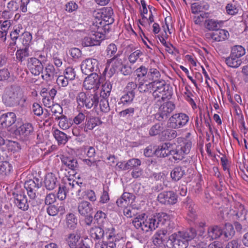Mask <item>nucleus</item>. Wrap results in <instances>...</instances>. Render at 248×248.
Wrapping results in <instances>:
<instances>
[{
  "mask_svg": "<svg viewBox=\"0 0 248 248\" xmlns=\"http://www.w3.org/2000/svg\"><path fill=\"white\" fill-rule=\"evenodd\" d=\"M103 78L96 73H93L88 75L83 82V87L86 90L95 91L98 89Z\"/></svg>",
  "mask_w": 248,
  "mask_h": 248,
  "instance_id": "8",
  "label": "nucleus"
},
{
  "mask_svg": "<svg viewBox=\"0 0 248 248\" xmlns=\"http://www.w3.org/2000/svg\"><path fill=\"white\" fill-rule=\"evenodd\" d=\"M16 121V116L14 112H9L3 114L0 117V125L2 127H10Z\"/></svg>",
  "mask_w": 248,
  "mask_h": 248,
  "instance_id": "17",
  "label": "nucleus"
},
{
  "mask_svg": "<svg viewBox=\"0 0 248 248\" xmlns=\"http://www.w3.org/2000/svg\"><path fill=\"white\" fill-rule=\"evenodd\" d=\"M117 47L114 44H109L107 47L106 50V56L108 58H116L118 57Z\"/></svg>",
  "mask_w": 248,
  "mask_h": 248,
  "instance_id": "46",
  "label": "nucleus"
},
{
  "mask_svg": "<svg viewBox=\"0 0 248 248\" xmlns=\"http://www.w3.org/2000/svg\"><path fill=\"white\" fill-rule=\"evenodd\" d=\"M184 174V170L180 167L175 168L170 173L171 177L175 181L179 180Z\"/></svg>",
  "mask_w": 248,
  "mask_h": 248,
  "instance_id": "48",
  "label": "nucleus"
},
{
  "mask_svg": "<svg viewBox=\"0 0 248 248\" xmlns=\"http://www.w3.org/2000/svg\"><path fill=\"white\" fill-rule=\"evenodd\" d=\"M209 8V4L205 2H202L200 3H194L192 4L191 7L192 13L194 14H200V16L208 14L206 11L208 10Z\"/></svg>",
  "mask_w": 248,
  "mask_h": 248,
  "instance_id": "22",
  "label": "nucleus"
},
{
  "mask_svg": "<svg viewBox=\"0 0 248 248\" xmlns=\"http://www.w3.org/2000/svg\"><path fill=\"white\" fill-rule=\"evenodd\" d=\"M162 130V127L160 124H157L153 125L149 130V134L151 136H155L158 135Z\"/></svg>",
  "mask_w": 248,
  "mask_h": 248,
  "instance_id": "64",
  "label": "nucleus"
},
{
  "mask_svg": "<svg viewBox=\"0 0 248 248\" xmlns=\"http://www.w3.org/2000/svg\"><path fill=\"white\" fill-rule=\"evenodd\" d=\"M135 74L138 78H145V76L147 75L148 70L144 66L142 65L136 70Z\"/></svg>",
  "mask_w": 248,
  "mask_h": 248,
  "instance_id": "60",
  "label": "nucleus"
},
{
  "mask_svg": "<svg viewBox=\"0 0 248 248\" xmlns=\"http://www.w3.org/2000/svg\"><path fill=\"white\" fill-rule=\"evenodd\" d=\"M160 77V73L157 69L150 68L145 78L151 81V82H155V81H160L161 80L159 79Z\"/></svg>",
  "mask_w": 248,
  "mask_h": 248,
  "instance_id": "32",
  "label": "nucleus"
},
{
  "mask_svg": "<svg viewBox=\"0 0 248 248\" xmlns=\"http://www.w3.org/2000/svg\"><path fill=\"white\" fill-rule=\"evenodd\" d=\"M102 85L100 92L101 97H108L110 93L112 85L110 81H106L104 83L102 82Z\"/></svg>",
  "mask_w": 248,
  "mask_h": 248,
  "instance_id": "37",
  "label": "nucleus"
},
{
  "mask_svg": "<svg viewBox=\"0 0 248 248\" xmlns=\"http://www.w3.org/2000/svg\"><path fill=\"white\" fill-rule=\"evenodd\" d=\"M93 16H112L113 10L111 7H104L94 9L91 12Z\"/></svg>",
  "mask_w": 248,
  "mask_h": 248,
  "instance_id": "31",
  "label": "nucleus"
},
{
  "mask_svg": "<svg viewBox=\"0 0 248 248\" xmlns=\"http://www.w3.org/2000/svg\"><path fill=\"white\" fill-rule=\"evenodd\" d=\"M211 38L215 41L221 42L228 39L230 36L229 32L224 29H217L210 33Z\"/></svg>",
  "mask_w": 248,
  "mask_h": 248,
  "instance_id": "21",
  "label": "nucleus"
},
{
  "mask_svg": "<svg viewBox=\"0 0 248 248\" xmlns=\"http://www.w3.org/2000/svg\"><path fill=\"white\" fill-rule=\"evenodd\" d=\"M225 62L228 66L234 68L238 67L242 63L240 59L233 56L232 54L226 59Z\"/></svg>",
  "mask_w": 248,
  "mask_h": 248,
  "instance_id": "33",
  "label": "nucleus"
},
{
  "mask_svg": "<svg viewBox=\"0 0 248 248\" xmlns=\"http://www.w3.org/2000/svg\"><path fill=\"white\" fill-rule=\"evenodd\" d=\"M40 187L39 183H36L33 180H29L24 184V187L27 190V194L31 199H33L36 197V192Z\"/></svg>",
  "mask_w": 248,
  "mask_h": 248,
  "instance_id": "20",
  "label": "nucleus"
},
{
  "mask_svg": "<svg viewBox=\"0 0 248 248\" xmlns=\"http://www.w3.org/2000/svg\"><path fill=\"white\" fill-rule=\"evenodd\" d=\"M102 98L100 101L99 106L100 109L101 111L107 113L110 110V108L108 105V97H102Z\"/></svg>",
  "mask_w": 248,
  "mask_h": 248,
  "instance_id": "53",
  "label": "nucleus"
},
{
  "mask_svg": "<svg viewBox=\"0 0 248 248\" xmlns=\"http://www.w3.org/2000/svg\"><path fill=\"white\" fill-rule=\"evenodd\" d=\"M188 121L189 117L185 113H176L170 118L169 124L171 128H179L186 125Z\"/></svg>",
  "mask_w": 248,
  "mask_h": 248,
  "instance_id": "9",
  "label": "nucleus"
},
{
  "mask_svg": "<svg viewBox=\"0 0 248 248\" xmlns=\"http://www.w3.org/2000/svg\"><path fill=\"white\" fill-rule=\"evenodd\" d=\"M53 134L59 144H64L68 141L67 135L58 129L54 130Z\"/></svg>",
  "mask_w": 248,
  "mask_h": 248,
  "instance_id": "34",
  "label": "nucleus"
},
{
  "mask_svg": "<svg viewBox=\"0 0 248 248\" xmlns=\"http://www.w3.org/2000/svg\"><path fill=\"white\" fill-rule=\"evenodd\" d=\"M5 144L6 145L8 150L11 152H18L21 149L19 143L16 141L7 140L5 141Z\"/></svg>",
  "mask_w": 248,
  "mask_h": 248,
  "instance_id": "49",
  "label": "nucleus"
},
{
  "mask_svg": "<svg viewBox=\"0 0 248 248\" xmlns=\"http://www.w3.org/2000/svg\"><path fill=\"white\" fill-rule=\"evenodd\" d=\"M152 95L157 101H164L169 99L171 95V92L169 90V86L163 80L154 82Z\"/></svg>",
  "mask_w": 248,
  "mask_h": 248,
  "instance_id": "6",
  "label": "nucleus"
},
{
  "mask_svg": "<svg viewBox=\"0 0 248 248\" xmlns=\"http://www.w3.org/2000/svg\"><path fill=\"white\" fill-rule=\"evenodd\" d=\"M63 76L69 80H73L76 76L74 69L72 67L67 68L64 72Z\"/></svg>",
  "mask_w": 248,
  "mask_h": 248,
  "instance_id": "59",
  "label": "nucleus"
},
{
  "mask_svg": "<svg viewBox=\"0 0 248 248\" xmlns=\"http://www.w3.org/2000/svg\"><path fill=\"white\" fill-rule=\"evenodd\" d=\"M231 54L240 59L245 55V49L241 46H235L232 48Z\"/></svg>",
  "mask_w": 248,
  "mask_h": 248,
  "instance_id": "47",
  "label": "nucleus"
},
{
  "mask_svg": "<svg viewBox=\"0 0 248 248\" xmlns=\"http://www.w3.org/2000/svg\"><path fill=\"white\" fill-rule=\"evenodd\" d=\"M158 201L165 204H173L177 201L176 195L172 191H164L158 194Z\"/></svg>",
  "mask_w": 248,
  "mask_h": 248,
  "instance_id": "15",
  "label": "nucleus"
},
{
  "mask_svg": "<svg viewBox=\"0 0 248 248\" xmlns=\"http://www.w3.org/2000/svg\"><path fill=\"white\" fill-rule=\"evenodd\" d=\"M163 135L164 136V140H170L175 138L177 136V133L174 130H167L163 132Z\"/></svg>",
  "mask_w": 248,
  "mask_h": 248,
  "instance_id": "61",
  "label": "nucleus"
},
{
  "mask_svg": "<svg viewBox=\"0 0 248 248\" xmlns=\"http://www.w3.org/2000/svg\"><path fill=\"white\" fill-rule=\"evenodd\" d=\"M226 10L227 14L232 16L237 14L239 10L235 5L230 3L227 5L226 6Z\"/></svg>",
  "mask_w": 248,
  "mask_h": 248,
  "instance_id": "63",
  "label": "nucleus"
},
{
  "mask_svg": "<svg viewBox=\"0 0 248 248\" xmlns=\"http://www.w3.org/2000/svg\"><path fill=\"white\" fill-rule=\"evenodd\" d=\"M98 62L95 59H86L81 64V69L85 75H90L98 68Z\"/></svg>",
  "mask_w": 248,
  "mask_h": 248,
  "instance_id": "14",
  "label": "nucleus"
},
{
  "mask_svg": "<svg viewBox=\"0 0 248 248\" xmlns=\"http://www.w3.org/2000/svg\"><path fill=\"white\" fill-rule=\"evenodd\" d=\"M27 65L31 72L35 76L39 75L43 71L41 62L36 58H29Z\"/></svg>",
  "mask_w": 248,
  "mask_h": 248,
  "instance_id": "16",
  "label": "nucleus"
},
{
  "mask_svg": "<svg viewBox=\"0 0 248 248\" xmlns=\"http://www.w3.org/2000/svg\"><path fill=\"white\" fill-rule=\"evenodd\" d=\"M2 100L6 106L13 107L24 103L26 101V97L19 87L12 85L5 88Z\"/></svg>",
  "mask_w": 248,
  "mask_h": 248,
  "instance_id": "2",
  "label": "nucleus"
},
{
  "mask_svg": "<svg viewBox=\"0 0 248 248\" xmlns=\"http://www.w3.org/2000/svg\"><path fill=\"white\" fill-rule=\"evenodd\" d=\"M94 219L97 222L98 225L101 227H105L106 223H108L106 215L102 211H98L95 216Z\"/></svg>",
  "mask_w": 248,
  "mask_h": 248,
  "instance_id": "38",
  "label": "nucleus"
},
{
  "mask_svg": "<svg viewBox=\"0 0 248 248\" xmlns=\"http://www.w3.org/2000/svg\"><path fill=\"white\" fill-rule=\"evenodd\" d=\"M68 192L67 186L61 185L59 187V190L57 194V197L60 200H64L66 197V193Z\"/></svg>",
  "mask_w": 248,
  "mask_h": 248,
  "instance_id": "58",
  "label": "nucleus"
},
{
  "mask_svg": "<svg viewBox=\"0 0 248 248\" xmlns=\"http://www.w3.org/2000/svg\"><path fill=\"white\" fill-rule=\"evenodd\" d=\"M14 202L18 208L23 211L27 210L29 208L27 199L25 195L17 194L15 198Z\"/></svg>",
  "mask_w": 248,
  "mask_h": 248,
  "instance_id": "26",
  "label": "nucleus"
},
{
  "mask_svg": "<svg viewBox=\"0 0 248 248\" xmlns=\"http://www.w3.org/2000/svg\"><path fill=\"white\" fill-rule=\"evenodd\" d=\"M100 124H101V122L98 118H90L85 124L84 131L87 132L89 130H91Z\"/></svg>",
  "mask_w": 248,
  "mask_h": 248,
  "instance_id": "43",
  "label": "nucleus"
},
{
  "mask_svg": "<svg viewBox=\"0 0 248 248\" xmlns=\"http://www.w3.org/2000/svg\"><path fill=\"white\" fill-rule=\"evenodd\" d=\"M64 186H67V191H73L75 189H77V191L76 192V194L77 196H79L81 189L79 187L78 183L77 181L74 180L71 181L70 180L68 179V183H66L65 185Z\"/></svg>",
  "mask_w": 248,
  "mask_h": 248,
  "instance_id": "45",
  "label": "nucleus"
},
{
  "mask_svg": "<svg viewBox=\"0 0 248 248\" xmlns=\"http://www.w3.org/2000/svg\"><path fill=\"white\" fill-rule=\"evenodd\" d=\"M224 235L226 238H231L234 234V231L232 225L227 224L225 225L224 231Z\"/></svg>",
  "mask_w": 248,
  "mask_h": 248,
  "instance_id": "52",
  "label": "nucleus"
},
{
  "mask_svg": "<svg viewBox=\"0 0 248 248\" xmlns=\"http://www.w3.org/2000/svg\"><path fill=\"white\" fill-rule=\"evenodd\" d=\"M42 78L44 79L47 80L53 77L55 74V68L52 64L48 63L44 70L42 72Z\"/></svg>",
  "mask_w": 248,
  "mask_h": 248,
  "instance_id": "35",
  "label": "nucleus"
},
{
  "mask_svg": "<svg viewBox=\"0 0 248 248\" xmlns=\"http://www.w3.org/2000/svg\"><path fill=\"white\" fill-rule=\"evenodd\" d=\"M166 232L164 231H159L156 232L153 237V243L156 246H160L163 244L165 240Z\"/></svg>",
  "mask_w": 248,
  "mask_h": 248,
  "instance_id": "36",
  "label": "nucleus"
},
{
  "mask_svg": "<svg viewBox=\"0 0 248 248\" xmlns=\"http://www.w3.org/2000/svg\"><path fill=\"white\" fill-rule=\"evenodd\" d=\"M147 79L139 83L138 90L141 93L152 92L154 82H148Z\"/></svg>",
  "mask_w": 248,
  "mask_h": 248,
  "instance_id": "30",
  "label": "nucleus"
},
{
  "mask_svg": "<svg viewBox=\"0 0 248 248\" xmlns=\"http://www.w3.org/2000/svg\"><path fill=\"white\" fill-rule=\"evenodd\" d=\"M127 170L135 169L141 165V161L138 158H132L126 161Z\"/></svg>",
  "mask_w": 248,
  "mask_h": 248,
  "instance_id": "51",
  "label": "nucleus"
},
{
  "mask_svg": "<svg viewBox=\"0 0 248 248\" xmlns=\"http://www.w3.org/2000/svg\"><path fill=\"white\" fill-rule=\"evenodd\" d=\"M123 65V61L118 57L112 58L108 61L104 72L109 77H111Z\"/></svg>",
  "mask_w": 248,
  "mask_h": 248,
  "instance_id": "12",
  "label": "nucleus"
},
{
  "mask_svg": "<svg viewBox=\"0 0 248 248\" xmlns=\"http://www.w3.org/2000/svg\"><path fill=\"white\" fill-rule=\"evenodd\" d=\"M58 184V181L56 175L52 173H48L46 175L45 185L47 189L49 190L54 189Z\"/></svg>",
  "mask_w": 248,
  "mask_h": 248,
  "instance_id": "24",
  "label": "nucleus"
},
{
  "mask_svg": "<svg viewBox=\"0 0 248 248\" xmlns=\"http://www.w3.org/2000/svg\"><path fill=\"white\" fill-rule=\"evenodd\" d=\"M33 133V127L30 123H25L16 130V134L23 140H29Z\"/></svg>",
  "mask_w": 248,
  "mask_h": 248,
  "instance_id": "13",
  "label": "nucleus"
},
{
  "mask_svg": "<svg viewBox=\"0 0 248 248\" xmlns=\"http://www.w3.org/2000/svg\"><path fill=\"white\" fill-rule=\"evenodd\" d=\"M23 28L21 25L18 24L14 27V31L10 33L11 39L14 41L10 45L15 46L16 44V40L18 38L19 34L22 33L21 31Z\"/></svg>",
  "mask_w": 248,
  "mask_h": 248,
  "instance_id": "40",
  "label": "nucleus"
},
{
  "mask_svg": "<svg viewBox=\"0 0 248 248\" xmlns=\"http://www.w3.org/2000/svg\"><path fill=\"white\" fill-rule=\"evenodd\" d=\"M223 233L222 229L217 226H212L208 230V237L210 240L217 239Z\"/></svg>",
  "mask_w": 248,
  "mask_h": 248,
  "instance_id": "29",
  "label": "nucleus"
},
{
  "mask_svg": "<svg viewBox=\"0 0 248 248\" xmlns=\"http://www.w3.org/2000/svg\"><path fill=\"white\" fill-rule=\"evenodd\" d=\"M92 24L90 25L91 31L101 32L102 28L112 24L114 19L112 16H93Z\"/></svg>",
  "mask_w": 248,
  "mask_h": 248,
  "instance_id": "10",
  "label": "nucleus"
},
{
  "mask_svg": "<svg viewBox=\"0 0 248 248\" xmlns=\"http://www.w3.org/2000/svg\"><path fill=\"white\" fill-rule=\"evenodd\" d=\"M78 213L83 217L91 215L93 212L92 205L89 202L85 201H82L78 203Z\"/></svg>",
  "mask_w": 248,
  "mask_h": 248,
  "instance_id": "23",
  "label": "nucleus"
},
{
  "mask_svg": "<svg viewBox=\"0 0 248 248\" xmlns=\"http://www.w3.org/2000/svg\"><path fill=\"white\" fill-rule=\"evenodd\" d=\"M78 219L75 215L70 213L66 217V225L68 228L74 229L77 225Z\"/></svg>",
  "mask_w": 248,
  "mask_h": 248,
  "instance_id": "42",
  "label": "nucleus"
},
{
  "mask_svg": "<svg viewBox=\"0 0 248 248\" xmlns=\"http://www.w3.org/2000/svg\"><path fill=\"white\" fill-rule=\"evenodd\" d=\"M16 56V59L18 61L22 62L24 61L26 58L30 56L28 47L25 46L24 48L17 50Z\"/></svg>",
  "mask_w": 248,
  "mask_h": 248,
  "instance_id": "41",
  "label": "nucleus"
},
{
  "mask_svg": "<svg viewBox=\"0 0 248 248\" xmlns=\"http://www.w3.org/2000/svg\"><path fill=\"white\" fill-rule=\"evenodd\" d=\"M196 234L195 230L191 228L186 232H178L172 234L170 236L169 240L175 248H186L188 241L193 239Z\"/></svg>",
  "mask_w": 248,
  "mask_h": 248,
  "instance_id": "5",
  "label": "nucleus"
},
{
  "mask_svg": "<svg viewBox=\"0 0 248 248\" xmlns=\"http://www.w3.org/2000/svg\"><path fill=\"white\" fill-rule=\"evenodd\" d=\"M58 120H59V126L63 130L67 129L72 125V120L68 119L65 116L59 117Z\"/></svg>",
  "mask_w": 248,
  "mask_h": 248,
  "instance_id": "44",
  "label": "nucleus"
},
{
  "mask_svg": "<svg viewBox=\"0 0 248 248\" xmlns=\"http://www.w3.org/2000/svg\"><path fill=\"white\" fill-rule=\"evenodd\" d=\"M98 96L96 93L87 96L85 93L80 92L77 97V101L78 106L81 107H85L87 108L96 106L98 103Z\"/></svg>",
  "mask_w": 248,
  "mask_h": 248,
  "instance_id": "7",
  "label": "nucleus"
},
{
  "mask_svg": "<svg viewBox=\"0 0 248 248\" xmlns=\"http://www.w3.org/2000/svg\"><path fill=\"white\" fill-rule=\"evenodd\" d=\"M104 38L105 35L101 32L91 31L88 36L83 39L82 44L86 46H97Z\"/></svg>",
  "mask_w": 248,
  "mask_h": 248,
  "instance_id": "11",
  "label": "nucleus"
},
{
  "mask_svg": "<svg viewBox=\"0 0 248 248\" xmlns=\"http://www.w3.org/2000/svg\"><path fill=\"white\" fill-rule=\"evenodd\" d=\"M63 209H64L62 206H60L59 208L58 209L55 205H51L48 206L47 208V212L49 215L54 216L58 213L59 211H62Z\"/></svg>",
  "mask_w": 248,
  "mask_h": 248,
  "instance_id": "62",
  "label": "nucleus"
},
{
  "mask_svg": "<svg viewBox=\"0 0 248 248\" xmlns=\"http://www.w3.org/2000/svg\"><path fill=\"white\" fill-rule=\"evenodd\" d=\"M175 108L173 103L170 101L164 103L159 108V111L162 117H167Z\"/></svg>",
  "mask_w": 248,
  "mask_h": 248,
  "instance_id": "28",
  "label": "nucleus"
},
{
  "mask_svg": "<svg viewBox=\"0 0 248 248\" xmlns=\"http://www.w3.org/2000/svg\"><path fill=\"white\" fill-rule=\"evenodd\" d=\"M13 171L12 165L8 161H0V174L8 175Z\"/></svg>",
  "mask_w": 248,
  "mask_h": 248,
  "instance_id": "39",
  "label": "nucleus"
},
{
  "mask_svg": "<svg viewBox=\"0 0 248 248\" xmlns=\"http://www.w3.org/2000/svg\"><path fill=\"white\" fill-rule=\"evenodd\" d=\"M134 97L135 93H126L121 97L120 102L123 104H129L132 102Z\"/></svg>",
  "mask_w": 248,
  "mask_h": 248,
  "instance_id": "54",
  "label": "nucleus"
},
{
  "mask_svg": "<svg viewBox=\"0 0 248 248\" xmlns=\"http://www.w3.org/2000/svg\"><path fill=\"white\" fill-rule=\"evenodd\" d=\"M133 201V195L129 193L125 192L120 199L117 200L116 203L118 206L123 208L128 206Z\"/></svg>",
  "mask_w": 248,
  "mask_h": 248,
  "instance_id": "25",
  "label": "nucleus"
},
{
  "mask_svg": "<svg viewBox=\"0 0 248 248\" xmlns=\"http://www.w3.org/2000/svg\"><path fill=\"white\" fill-rule=\"evenodd\" d=\"M22 44L26 47H28L30 43L32 40V35L29 32H24L22 33Z\"/></svg>",
  "mask_w": 248,
  "mask_h": 248,
  "instance_id": "57",
  "label": "nucleus"
},
{
  "mask_svg": "<svg viewBox=\"0 0 248 248\" xmlns=\"http://www.w3.org/2000/svg\"><path fill=\"white\" fill-rule=\"evenodd\" d=\"M155 220L157 223V227L159 224L164 225L170 219L169 216L165 213H158L155 215Z\"/></svg>",
  "mask_w": 248,
  "mask_h": 248,
  "instance_id": "50",
  "label": "nucleus"
},
{
  "mask_svg": "<svg viewBox=\"0 0 248 248\" xmlns=\"http://www.w3.org/2000/svg\"><path fill=\"white\" fill-rule=\"evenodd\" d=\"M62 161L64 165L71 170H74L77 167V162L76 160L64 157L62 159Z\"/></svg>",
  "mask_w": 248,
  "mask_h": 248,
  "instance_id": "56",
  "label": "nucleus"
},
{
  "mask_svg": "<svg viewBox=\"0 0 248 248\" xmlns=\"http://www.w3.org/2000/svg\"><path fill=\"white\" fill-rule=\"evenodd\" d=\"M81 235L79 232L76 231L68 234L65 238L66 244L70 248H76L81 240Z\"/></svg>",
  "mask_w": 248,
  "mask_h": 248,
  "instance_id": "19",
  "label": "nucleus"
},
{
  "mask_svg": "<svg viewBox=\"0 0 248 248\" xmlns=\"http://www.w3.org/2000/svg\"><path fill=\"white\" fill-rule=\"evenodd\" d=\"M155 218V215L141 214L133 219L132 223L135 228L144 232L153 231L157 228V223Z\"/></svg>",
  "mask_w": 248,
  "mask_h": 248,
  "instance_id": "3",
  "label": "nucleus"
},
{
  "mask_svg": "<svg viewBox=\"0 0 248 248\" xmlns=\"http://www.w3.org/2000/svg\"><path fill=\"white\" fill-rule=\"evenodd\" d=\"M192 146L191 142L185 138H178L176 143L173 144L171 155L176 160H181L189 153Z\"/></svg>",
  "mask_w": 248,
  "mask_h": 248,
  "instance_id": "4",
  "label": "nucleus"
},
{
  "mask_svg": "<svg viewBox=\"0 0 248 248\" xmlns=\"http://www.w3.org/2000/svg\"><path fill=\"white\" fill-rule=\"evenodd\" d=\"M224 21L216 20L214 19H206L204 22V27L209 30L216 31L217 29L221 27Z\"/></svg>",
  "mask_w": 248,
  "mask_h": 248,
  "instance_id": "27",
  "label": "nucleus"
},
{
  "mask_svg": "<svg viewBox=\"0 0 248 248\" xmlns=\"http://www.w3.org/2000/svg\"><path fill=\"white\" fill-rule=\"evenodd\" d=\"M104 227H95L90 231V236L92 240L99 241L102 240L105 243L102 245V248H115L116 242L123 238L122 233H116L112 226L106 228L105 231L102 228Z\"/></svg>",
  "mask_w": 248,
  "mask_h": 248,
  "instance_id": "1",
  "label": "nucleus"
},
{
  "mask_svg": "<svg viewBox=\"0 0 248 248\" xmlns=\"http://www.w3.org/2000/svg\"><path fill=\"white\" fill-rule=\"evenodd\" d=\"M173 144L170 142L163 143L155 149V155L160 157H164L171 155Z\"/></svg>",
  "mask_w": 248,
  "mask_h": 248,
  "instance_id": "18",
  "label": "nucleus"
},
{
  "mask_svg": "<svg viewBox=\"0 0 248 248\" xmlns=\"http://www.w3.org/2000/svg\"><path fill=\"white\" fill-rule=\"evenodd\" d=\"M141 55H142V52L140 50H136L129 55L128 57L129 62L131 63L134 64Z\"/></svg>",
  "mask_w": 248,
  "mask_h": 248,
  "instance_id": "55",
  "label": "nucleus"
}]
</instances>
